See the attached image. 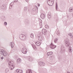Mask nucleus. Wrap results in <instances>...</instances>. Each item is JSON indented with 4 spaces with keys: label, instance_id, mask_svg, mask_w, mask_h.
Instances as JSON below:
<instances>
[{
    "label": "nucleus",
    "instance_id": "de8ad7c7",
    "mask_svg": "<svg viewBox=\"0 0 73 73\" xmlns=\"http://www.w3.org/2000/svg\"><path fill=\"white\" fill-rule=\"evenodd\" d=\"M47 26H48V25H46L45 27H47Z\"/></svg>",
    "mask_w": 73,
    "mask_h": 73
},
{
    "label": "nucleus",
    "instance_id": "f8f14e48",
    "mask_svg": "<svg viewBox=\"0 0 73 73\" xmlns=\"http://www.w3.org/2000/svg\"><path fill=\"white\" fill-rule=\"evenodd\" d=\"M16 72L18 73H22L23 70L19 69H17L16 70Z\"/></svg>",
    "mask_w": 73,
    "mask_h": 73
},
{
    "label": "nucleus",
    "instance_id": "7c9ffc66",
    "mask_svg": "<svg viewBox=\"0 0 73 73\" xmlns=\"http://www.w3.org/2000/svg\"><path fill=\"white\" fill-rule=\"evenodd\" d=\"M33 11H37V9H36V8H34L32 9Z\"/></svg>",
    "mask_w": 73,
    "mask_h": 73
},
{
    "label": "nucleus",
    "instance_id": "a211bd4d",
    "mask_svg": "<svg viewBox=\"0 0 73 73\" xmlns=\"http://www.w3.org/2000/svg\"><path fill=\"white\" fill-rule=\"evenodd\" d=\"M10 45L11 46V48H13V46H14V43H13V42H11Z\"/></svg>",
    "mask_w": 73,
    "mask_h": 73
},
{
    "label": "nucleus",
    "instance_id": "b1692460",
    "mask_svg": "<svg viewBox=\"0 0 73 73\" xmlns=\"http://www.w3.org/2000/svg\"><path fill=\"white\" fill-rule=\"evenodd\" d=\"M30 37L31 38H33L34 37V34L33 33H31L30 34Z\"/></svg>",
    "mask_w": 73,
    "mask_h": 73
},
{
    "label": "nucleus",
    "instance_id": "6ab92c4d",
    "mask_svg": "<svg viewBox=\"0 0 73 73\" xmlns=\"http://www.w3.org/2000/svg\"><path fill=\"white\" fill-rule=\"evenodd\" d=\"M68 50L69 52H72V47H71V46H69L68 48Z\"/></svg>",
    "mask_w": 73,
    "mask_h": 73
},
{
    "label": "nucleus",
    "instance_id": "72a5a7b5",
    "mask_svg": "<svg viewBox=\"0 0 73 73\" xmlns=\"http://www.w3.org/2000/svg\"><path fill=\"white\" fill-rule=\"evenodd\" d=\"M68 35L70 36H72L73 35H72V33H70L68 34Z\"/></svg>",
    "mask_w": 73,
    "mask_h": 73
},
{
    "label": "nucleus",
    "instance_id": "473e14b6",
    "mask_svg": "<svg viewBox=\"0 0 73 73\" xmlns=\"http://www.w3.org/2000/svg\"><path fill=\"white\" fill-rule=\"evenodd\" d=\"M4 25H5L6 26L7 25V23L6 22H4Z\"/></svg>",
    "mask_w": 73,
    "mask_h": 73
},
{
    "label": "nucleus",
    "instance_id": "e433bc0d",
    "mask_svg": "<svg viewBox=\"0 0 73 73\" xmlns=\"http://www.w3.org/2000/svg\"><path fill=\"white\" fill-rule=\"evenodd\" d=\"M47 56H50V54H49V52H48L47 53Z\"/></svg>",
    "mask_w": 73,
    "mask_h": 73
},
{
    "label": "nucleus",
    "instance_id": "79ce46f5",
    "mask_svg": "<svg viewBox=\"0 0 73 73\" xmlns=\"http://www.w3.org/2000/svg\"><path fill=\"white\" fill-rule=\"evenodd\" d=\"M4 17V18H3V20H5V17Z\"/></svg>",
    "mask_w": 73,
    "mask_h": 73
},
{
    "label": "nucleus",
    "instance_id": "4c0bfd02",
    "mask_svg": "<svg viewBox=\"0 0 73 73\" xmlns=\"http://www.w3.org/2000/svg\"><path fill=\"white\" fill-rule=\"evenodd\" d=\"M1 59L2 60H3V59H4V58L2 56L1 57Z\"/></svg>",
    "mask_w": 73,
    "mask_h": 73
},
{
    "label": "nucleus",
    "instance_id": "dca6fc26",
    "mask_svg": "<svg viewBox=\"0 0 73 73\" xmlns=\"http://www.w3.org/2000/svg\"><path fill=\"white\" fill-rule=\"evenodd\" d=\"M69 12H73V7H70L69 9Z\"/></svg>",
    "mask_w": 73,
    "mask_h": 73
},
{
    "label": "nucleus",
    "instance_id": "c03bdc74",
    "mask_svg": "<svg viewBox=\"0 0 73 73\" xmlns=\"http://www.w3.org/2000/svg\"><path fill=\"white\" fill-rule=\"evenodd\" d=\"M51 57H52V56H50V57H49V58H51Z\"/></svg>",
    "mask_w": 73,
    "mask_h": 73
},
{
    "label": "nucleus",
    "instance_id": "cd10ccee",
    "mask_svg": "<svg viewBox=\"0 0 73 73\" xmlns=\"http://www.w3.org/2000/svg\"><path fill=\"white\" fill-rule=\"evenodd\" d=\"M57 41H58V39L57 38H55L54 40L55 43H57Z\"/></svg>",
    "mask_w": 73,
    "mask_h": 73
},
{
    "label": "nucleus",
    "instance_id": "39448f33",
    "mask_svg": "<svg viewBox=\"0 0 73 73\" xmlns=\"http://www.w3.org/2000/svg\"><path fill=\"white\" fill-rule=\"evenodd\" d=\"M54 0H47V3L48 5H49V4H51L49 5L50 6H52L53 4V1Z\"/></svg>",
    "mask_w": 73,
    "mask_h": 73
},
{
    "label": "nucleus",
    "instance_id": "a878e982",
    "mask_svg": "<svg viewBox=\"0 0 73 73\" xmlns=\"http://www.w3.org/2000/svg\"><path fill=\"white\" fill-rule=\"evenodd\" d=\"M9 71V68H7L5 70V73H7Z\"/></svg>",
    "mask_w": 73,
    "mask_h": 73
},
{
    "label": "nucleus",
    "instance_id": "f03ea898",
    "mask_svg": "<svg viewBox=\"0 0 73 73\" xmlns=\"http://www.w3.org/2000/svg\"><path fill=\"white\" fill-rule=\"evenodd\" d=\"M65 46H66L67 47H68L70 46V42L69 40V39L67 38L65 40Z\"/></svg>",
    "mask_w": 73,
    "mask_h": 73
},
{
    "label": "nucleus",
    "instance_id": "37998d69",
    "mask_svg": "<svg viewBox=\"0 0 73 73\" xmlns=\"http://www.w3.org/2000/svg\"><path fill=\"white\" fill-rule=\"evenodd\" d=\"M71 38H72V39H73V35L72 36V37H71Z\"/></svg>",
    "mask_w": 73,
    "mask_h": 73
},
{
    "label": "nucleus",
    "instance_id": "1a4fd4ad",
    "mask_svg": "<svg viewBox=\"0 0 73 73\" xmlns=\"http://www.w3.org/2000/svg\"><path fill=\"white\" fill-rule=\"evenodd\" d=\"M42 33L44 35H46L47 34V31L45 29H43L42 31Z\"/></svg>",
    "mask_w": 73,
    "mask_h": 73
},
{
    "label": "nucleus",
    "instance_id": "c756f323",
    "mask_svg": "<svg viewBox=\"0 0 73 73\" xmlns=\"http://www.w3.org/2000/svg\"><path fill=\"white\" fill-rule=\"evenodd\" d=\"M40 28H42V22H40Z\"/></svg>",
    "mask_w": 73,
    "mask_h": 73
},
{
    "label": "nucleus",
    "instance_id": "f257e3e1",
    "mask_svg": "<svg viewBox=\"0 0 73 73\" xmlns=\"http://www.w3.org/2000/svg\"><path fill=\"white\" fill-rule=\"evenodd\" d=\"M13 62L10 61L9 63V67L10 70H13L15 68L14 64L12 63Z\"/></svg>",
    "mask_w": 73,
    "mask_h": 73
},
{
    "label": "nucleus",
    "instance_id": "2eb2a0df",
    "mask_svg": "<svg viewBox=\"0 0 73 73\" xmlns=\"http://www.w3.org/2000/svg\"><path fill=\"white\" fill-rule=\"evenodd\" d=\"M45 17V15L44 14H42L40 15V17L42 19H44Z\"/></svg>",
    "mask_w": 73,
    "mask_h": 73
},
{
    "label": "nucleus",
    "instance_id": "412c9836",
    "mask_svg": "<svg viewBox=\"0 0 73 73\" xmlns=\"http://www.w3.org/2000/svg\"><path fill=\"white\" fill-rule=\"evenodd\" d=\"M5 7H6V6H5V5H2L1 6V8L2 9H4L5 8Z\"/></svg>",
    "mask_w": 73,
    "mask_h": 73
},
{
    "label": "nucleus",
    "instance_id": "20e7f679",
    "mask_svg": "<svg viewBox=\"0 0 73 73\" xmlns=\"http://www.w3.org/2000/svg\"><path fill=\"white\" fill-rule=\"evenodd\" d=\"M0 53L4 56H6L7 55V53L5 51H4L3 50H0Z\"/></svg>",
    "mask_w": 73,
    "mask_h": 73
},
{
    "label": "nucleus",
    "instance_id": "7ed1b4c3",
    "mask_svg": "<svg viewBox=\"0 0 73 73\" xmlns=\"http://www.w3.org/2000/svg\"><path fill=\"white\" fill-rule=\"evenodd\" d=\"M19 38H20V39H21V40H25V39L26 38V36L25 35L21 34L19 35Z\"/></svg>",
    "mask_w": 73,
    "mask_h": 73
},
{
    "label": "nucleus",
    "instance_id": "5701e85b",
    "mask_svg": "<svg viewBox=\"0 0 73 73\" xmlns=\"http://www.w3.org/2000/svg\"><path fill=\"white\" fill-rule=\"evenodd\" d=\"M28 60L30 61H33V58L31 57H30L28 59Z\"/></svg>",
    "mask_w": 73,
    "mask_h": 73
},
{
    "label": "nucleus",
    "instance_id": "aec40b11",
    "mask_svg": "<svg viewBox=\"0 0 73 73\" xmlns=\"http://www.w3.org/2000/svg\"><path fill=\"white\" fill-rule=\"evenodd\" d=\"M32 46L34 49H37L36 46V45H35L34 44H32Z\"/></svg>",
    "mask_w": 73,
    "mask_h": 73
},
{
    "label": "nucleus",
    "instance_id": "f3484780",
    "mask_svg": "<svg viewBox=\"0 0 73 73\" xmlns=\"http://www.w3.org/2000/svg\"><path fill=\"white\" fill-rule=\"evenodd\" d=\"M35 44L37 46H40V44H41V43L39 42H36L35 43Z\"/></svg>",
    "mask_w": 73,
    "mask_h": 73
},
{
    "label": "nucleus",
    "instance_id": "2f4dec72",
    "mask_svg": "<svg viewBox=\"0 0 73 73\" xmlns=\"http://www.w3.org/2000/svg\"><path fill=\"white\" fill-rule=\"evenodd\" d=\"M57 35H58V36L60 35V32H59V31H58L57 32Z\"/></svg>",
    "mask_w": 73,
    "mask_h": 73
},
{
    "label": "nucleus",
    "instance_id": "a18cd8bd",
    "mask_svg": "<svg viewBox=\"0 0 73 73\" xmlns=\"http://www.w3.org/2000/svg\"><path fill=\"white\" fill-rule=\"evenodd\" d=\"M67 73H70V72H67Z\"/></svg>",
    "mask_w": 73,
    "mask_h": 73
},
{
    "label": "nucleus",
    "instance_id": "a19ab883",
    "mask_svg": "<svg viewBox=\"0 0 73 73\" xmlns=\"http://www.w3.org/2000/svg\"><path fill=\"white\" fill-rule=\"evenodd\" d=\"M15 1L16 2H17L18 1L17 0H15Z\"/></svg>",
    "mask_w": 73,
    "mask_h": 73
},
{
    "label": "nucleus",
    "instance_id": "bb28decb",
    "mask_svg": "<svg viewBox=\"0 0 73 73\" xmlns=\"http://www.w3.org/2000/svg\"><path fill=\"white\" fill-rule=\"evenodd\" d=\"M56 11L57 10V9H58V6L57 5V2L56 3Z\"/></svg>",
    "mask_w": 73,
    "mask_h": 73
},
{
    "label": "nucleus",
    "instance_id": "423d86ee",
    "mask_svg": "<svg viewBox=\"0 0 73 73\" xmlns=\"http://www.w3.org/2000/svg\"><path fill=\"white\" fill-rule=\"evenodd\" d=\"M27 49L25 48H23L22 49L21 51L23 54H26L27 53Z\"/></svg>",
    "mask_w": 73,
    "mask_h": 73
},
{
    "label": "nucleus",
    "instance_id": "0eeeda50",
    "mask_svg": "<svg viewBox=\"0 0 73 73\" xmlns=\"http://www.w3.org/2000/svg\"><path fill=\"white\" fill-rule=\"evenodd\" d=\"M38 64L40 66H45V63L44 62H39Z\"/></svg>",
    "mask_w": 73,
    "mask_h": 73
},
{
    "label": "nucleus",
    "instance_id": "4468645a",
    "mask_svg": "<svg viewBox=\"0 0 73 73\" xmlns=\"http://www.w3.org/2000/svg\"><path fill=\"white\" fill-rule=\"evenodd\" d=\"M26 73H32V70L30 69H29L27 70L26 71Z\"/></svg>",
    "mask_w": 73,
    "mask_h": 73
},
{
    "label": "nucleus",
    "instance_id": "ea45409f",
    "mask_svg": "<svg viewBox=\"0 0 73 73\" xmlns=\"http://www.w3.org/2000/svg\"><path fill=\"white\" fill-rule=\"evenodd\" d=\"M38 7H40V4H38Z\"/></svg>",
    "mask_w": 73,
    "mask_h": 73
},
{
    "label": "nucleus",
    "instance_id": "c9c22d12",
    "mask_svg": "<svg viewBox=\"0 0 73 73\" xmlns=\"http://www.w3.org/2000/svg\"><path fill=\"white\" fill-rule=\"evenodd\" d=\"M14 3V2H11V4L13 5V4Z\"/></svg>",
    "mask_w": 73,
    "mask_h": 73
},
{
    "label": "nucleus",
    "instance_id": "c85d7f7f",
    "mask_svg": "<svg viewBox=\"0 0 73 73\" xmlns=\"http://www.w3.org/2000/svg\"><path fill=\"white\" fill-rule=\"evenodd\" d=\"M47 17L49 19H50V17H51V16H50V14H48L47 15Z\"/></svg>",
    "mask_w": 73,
    "mask_h": 73
},
{
    "label": "nucleus",
    "instance_id": "9d476101",
    "mask_svg": "<svg viewBox=\"0 0 73 73\" xmlns=\"http://www.w3.org/2000/svg\"><path fill=\"white\" fill-rule=\"evenodd\" d=\"M65 47H64V46H62L60 52H61L62 53H63L65 52Z\"/></svg>",
    "mask_w": 73,
    "mask_h": 73
},
{
    "label": "nucleus",
    "instance_id": "9b49d317",
    "mask_svg": "<svg viewBox=\"0 0 73 73\" xmlns=\"http://www.w3.org/2000/svg\"><path fill=\"white\" fill-rule=\"evenodd\" d=\"M38 39L40 41H41L42 40V36L41 35L38 36Z\"/></svg>",
    "mask_w": 73,
    "mask_h": 73
},
{
    "label": "nucleus",
    "instance_id": "09e8293b",
    "mask_svg": "<svg viewBox=\"0 0 73 73\" xmlns=\"http://www.w3.org/2000/svg\"><path fill=\"white\" fill-rule=\"evenodd\" d=\"M11 7H12V5H11Z\"/></svg>",
    "mask_w": 73,
    "mask_h": 73
},
{
    "label": "nucleus",
    "instance_id": "6e6552de",
    "mask_svg": "<svg viewBox=\"0 0 73 73\" xmlns=\"http://www.w3.org/2000/svg\"><path fill=\"white\" fill-rule=\"evenodd\" d=\"M56 46H55L54 44H53V43H52L50 45V47L51 48H52V49H54V48H56Z\"/></svg>",
    "mask_w": 73,
    "mask_h": 73
},
{
    "label": "nucleus",
    "instance_id": "ddd939ff",
    "mask_svg": "<svg viewBox=\"0 0 73 73\" xmlns=\"http://www.w3.org/2000/svg\"><path fill=\"white\" fill-rule=\"evenodd\" d=\"M17 62L18 64H20V63L21 62V59L20 58H19L17 60Z\"/></svg>",
    "mask_w": 73,
    "mask_h": 73
},
{
    "label": "nucleus",
    "instance_id": "f704fd0d",
    "mask_svg": "<svg viewBox=\"0 0 73 73\" xmlns=\"http://www.w3.org/2000/svg\"><path fill=\"white\" fill-rule=\"evenodd\" d=\"M49 54L50 55H51V54H52L53 52H49Z\"/></svg>",
    "mask_w": 73,
    "mask_h": 73
},
{
    "label": "nucleus",
    "instance_id": "58836bf2",
    "mask_svg": "<svg viewBox=\"0 0 73 73\" xmlns=\"http://www.w3.org/2000/svg\"><path fill=\"white\" fill-rule=\"evenodd\" d=\"M25 1L27 2V3L28 2V0H25Z\"/></svg>",
    "mask_w": 73,
    "mask_h": 73
},
{
    "label": "nucleus",
    "instance_id": "8fccbe9b",
    "mask_svg": "<svg viewBox=\"0 0 73 73\" xmlns=\"http://www.w3.org/2000/svg\"><path fill=\"white\" fill-rule=\"evenodd\" d=\"M38 70H39V71H40V69H38Z\"/></svg>",
    "mask_w": 73,
    "mask_h": 73
},
{
    "label": "nucleus",
    "instance_id": "4be33fe9",
    "mask_svg": "<svg viewBox=\"0 0 73 73\" xmlns=\"http://www.w3.org/2000/svg\"><path fill=\"white\" fill-rule=\"evenodd\" d=\"M25 23L26 24H29V21L28 20V19H26L25 20Z\"/></svg>",
    "mask_w": 73,
    "mask_h": 73
},
{
    "label": "nucleus",
    "instance_id": "393cba45",
    "mask_svg": "<svg viewBox=\"0 0 73 73\" xmlns=\"http://www.w3.org/2000/svg\"><path fill=\"white\" fill-rule=\"evenodd\" d=\"M28 10V7H25L24 8V11H26Z\"/></svg>",
    "mask_w": 73,
    "mask_h": 73
},
{
    "label": "nucleus",
    "instance_id": "49530a36",
    "mask_svg": "<svg viewBox=\"0 0 73 73\" xmlns=\"http://www.w3.org/2000/svg\"><path fill=\"white\" fill-rule=\"evenodd\" d=\"M14 3H16V1H14Z\"/></svg>",
    "mask_w": 73,
    "mask_h": 73
}]
</instances>
